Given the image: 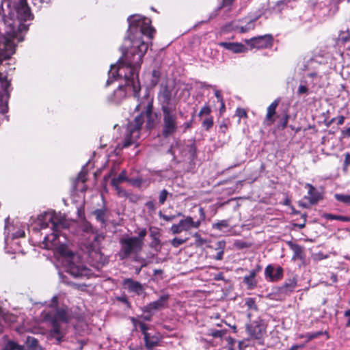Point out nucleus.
<instances>
[{
    "label": "nucleus",
    "mask_w": 350,
    "mask_h": 350,
    "mask_svg": "<svg viewBox=\"0 0 350 350\" xmlns=\"http://www.w3.org/2000/svg\"><path fill=\"white\" fill-rule=\"evenodd\" d=\"M159 216L160 218L164 219L165 221H171L172 220H174L176 216V215H164L162 213V212H159Z\"/></svg>",
    "instance_id": "nucleus-44"
},
{
    "label": "nucleus",
    "mask_w": 350,
    "mask_h": 350,
    "mask_svg": "<svg viewBox=\"0 0 350 350\" xmlns=\"http://www.w3.org/2000/svg\"><path fill=\"white\" fill-rule=\"evenodd\" d=\"M178 224L183 231H188L192 228H198L200 226V221H193L191 217L187 216L185 219H181Z\"/></svg>",
    "instance_id": "nucleus-16"
},
{
    "label": "nucleus",
    "mask_w": 350,
    "mask_h": 350,
    "mask_svg": "<svg viewBox=\"0 0 350 350\" xmlns=\"http://www.w3.org/2000/svg\"><path fill=\"white\" fill-rule=\"evenodd\" d=\"M169 195L168 191L166 189H163L161 191L159 195V202L160 204H163L167 200V198Z\"/></svg>",
    "instance_id": "nucleus-39"
},
{
    "label": "nucleus",
    "mask_w": 350,
    "mask_h": 350,
    "mask_svg": "<svg viewBox=\"0 0 350 350\" xmlns=\"http://www.w3.org/2000/svg\"><path fill=\"white\" fill-rule=\"evenodd\" d=\"M121 246L119 252L120 259H126L131 254H136L140 252L143 245L139 240L135 237H124L120 239Z\"/></svg>",
    "instance_id": "nucleus-7"
},
{
    "label": "nucleus",
    "mask_w": 350,
    "mask_h": 350,
    "mask_svg": "<svg viewBox=\"0 0 350 350\" xmlns=\"http://www.w3.org/2000/svg\"><path fill=\"white\" fill-rule=\"evenodd\" d=\"M113 187L116 190L117 194L119 197H121V198H127L128 197V196H129L128 192L126 190L120 187L119 185H117L116 187Z\"/></svg>",
    "instance_id": "nucleus-41"
},
{
    "label": "nucleus",
    "mask_w": 350,
    "mask_h": 350,
    "mask_svg": "<svg viewBox=\"0 0 350 350\" xmlns=\"http://www.w3.org/2000/svg\"><path fill=\"white\" fill-rule=\"evenodd\" d=\"M260 270V267H258L256 269L252 270L248 275L244 276L243 282L247 285L248 289H252L256 286L255 277Z\"/></svg>",
    "instance_id": "nucleus-21"
},
{
    "label": "nucleus",
    "mask_w": 350,
    "mask_h": 350,
    "mask_svg": "<svg viewBox=\"0 0 350 350\" xmlns=\"http://www.w3.org/2000/svg\"><path fill=\"white\" fill-rule=\"evenodd\" d=\"M33 4L37 1L42 3V0H33ZM16 19L6 20L7 29L5 34L0 37V98H10L12 90L11 79L8 75L3 73L2 62L9 59L15 53L16 46L24 40L25 33L28 30L30 23H27L33 19L30 8L27 0H18L16 8Z\"/></svg>",
    "instance_id": "nucleus-3"
},
{
    "label": "nucleus",
    "mask_w": 350,
    "mask_h": 350,
    "mask_svg": "<svg viewBox=\"0 0 350 350\" xmlns=\"http://www.w3.org/2000/svg\"><path fill=\"white\" fill-rule=\"evenodd\" d=\"M85 231L93 232V227L91 225H88L85 227Z\"/></svg>",
    "instance_id": "nucleus-64"
},
{
    "label": "nucleus",
    "mask_w": 350,
    "mask_h": 350,
    "mask_svg": "<svg viewBox=\"0 0 350 350\" xmlns=\"http://www.w3.org/2000/svg\"><path fill=\"white\" fill-rule=\"evenodd\" d=\"M187 241V238L183 239L178 237H175L171 241V244L174 247H178L180 245L185 243Z\"/></svg>",
    "instance_id": "nucleus-37"
},
{
    "label": "nucleus",
    "mask_w": 350,
    "mask_h": 350,
    "mask_svg": "<svg viewBox=\"0 0 350 350\" xmlns=\"http://www.w3.org/2000/svg\"><path fill=\"white\" fill-rule=\"evenodd\" d=\"M189 152L191 154V157H193L196 152V147L193 144L189 145Z\"/></svg>",
    "instance_id": "nucleus-54"
},
{
    "label": "nucleus",
    "mask_w": 350,
    "mask_h": 350,
    "mask_svg": "<svg viewBox=\"0 0 350 350\" xmlns=\"http://www.w3.org/2000/svg\"><path fill=\"white\" fill-rule=\"evenodd\" d=\"M288 115L286 114L284 118V120H283V123H282L283 128L286 127L287 122H288Z\"/></svg>",
    "instance_id": "nucleus-62"
},
{
    "label": "nucleus",
    "mask_w": 350,
    "mask_h": 350,
    "mask_svg": "<svg viewBox=\"0 0 350 350\" xmlns=\"http://www.w3.org/2000/svg\"><path fill=\"white\" fill-rule=\"evenodd\" d=\"M226 247V242L224 241H219L217 243L215 250L217 251L215 256L213 257L216 260H221L224 254V250Z\"/></svg>",
    "instance_id": "nucleus-25"
},
{
    "label": "nucleus",
    "mask_w": 350,
    "mask_h": 350,
    "mask_svg": "<svg viewBox=\"0 0 350 350\" xmlns=\"http://www.w3.org/2000/svg\"><path fill=\"white\" fill-rule=\"evenodd\" d=\"M144 99L146 100V102H141L136 106V110L142 111V112L135 118L133 122L129 123L127 126L126 136L121 144L122 148H127L137 142L145 116L147 118L146 127L148 129H152L154 125L157 115L152 111V99L150 98L147 94L144 95ZM118 146H120V144Z\"/></svg>",
    "instance_id": "nucleus-5"
},
{
    "label": "nucleus",
    "mask_w": 350,
    "mask_h": 350,
    "mask_svg": "<svg viewBox=\"0 0 350 350\" xmlns=\"http://www.w3.org/2000/svg\"><path fill=\"white\" fill-rule=\"evenodd\" d=\"M312 89V88H311L310 86H308V84L304 81V79H301L297 90V94L298 96H308L312 92L311 90Z\"/></svg>",
    "instance_id": "nucleus-24"
},
{
    "label": "nucleus",
    "mask_w": 350,
    "mask_h": 350,
    "mask_svg": "<svg viewBox=\"0 0 350 350\" xmlns=\"http://www.w3.org/2000/svg\"><path fill=\"white\" fill-rule=\"evenodd\" d=\"M350 165V153L345 154V159L344 161L345 167H347Z\"/></svg>",
    "instance_id": "nucleus-53"
},
{
    "label": "nucleus",
    "mask_w": 350,
    "mask_h": 350,
    "mask_svg": "<svg viewBox=\"0 0 350 350\" xmlns=\"http://www.w3.org/2000/svg\"><path fill=\"white\" fill-rule=\"evenodd\" d=\"M131 322L134 326V327L136 329L137 327H139L142 332H144L146 329H148V327L143 322L137 320V319L132 317L131 319Z\"/></svg>",
    "instance_id": "nucleus-32"
},
{
    "label": "nucleus",
    "mask_w": 350,
    "mask_h": 350,
    "mask_svg": "<svg viewBox=\"0 0 350 350\" xmlns=\"http://www.w3.org/2000/svg\"><path fill=\"white\" fill-rule=\"evenodd\" d=\"M159 244H160V240L158 238L154 237L153 241L151 243V245L152 246H156V245H158Z\"/></svg>",
    "instance_id": "nucleus-58"
},
{
    "label": "nucleus",
    "mask_w": 350,
    "mask_h": 350,
    "mask_svg": "<svg viewBox=\"0 0 350 350\" xmlns=\"http://www.w3.org/2000/svg\"><path fill=\"white\" fill-rule=\"evenodd\" d=\"M279 102L280 100L276 99L273 102H272L271 105L267 107L265 124L270 125L274 122L275 120L273 118V116L275 115V110L277 107L278 106Z\"/></svg>",
    "instance_id": "nucleus-18"
},
{
    "label": "nucleus",
    "mask_w": 350,
    "mask_h": 350,
    "mask_svg": "<svg viewBox=\"0 0 350 350\" xmlns=\"http://www.w3.org/2000/svg\"><path fill=\"white\" fill-rule=\"evenodd\" d=\"M2 350H24L23 347L13 341H9Z\"/></svg>",
    "instance_id": "nucleus-33"
},
{
    "label": "nucleus",
    "mask_w": 350,
    "mask_h": 350,
    "mask_svg": "<svg viewBox=\"0 0 350 350\" xmlns=\"http://www.w3.org/2000/svg\"><path fill=\"white\" fill-rule=\"evenodd\" d=\"M289 245L293 252V258H300L301 257L302 247L297 244L290 243Z\"/></svg>",
    "instance_id": "nucleus-31"
},
{
    "label": "nucleus",
    "mask_w": 350,
    "mask_h": 350,
    "mask_svg": "<svg viewBox=\"0 0 350 350\" xmlns=\"http://www.w3.org/2000/svg\"><path fill=\"white\" fill-rule=\"evenodd\" d=\"M215 96L217 98L218 101L221 103V104L222 105V107H224V103L220 91L217 90H215Z\"/></svg>",
    "instance_id": "nucleus-49"
},
{
    "label": "nucleus",
    "mask_w": 350,
    "mask_h": 350,
    "mask_svg": "<svg viewBox=\"0 0 350 350\" xmlns=\"http://www.w3.org/2000/svg\"><path fill=\"white\" fill-rule=\"evenodd\" d=\"M50 306L55 308V311L50 314V319L52 323V332L57 336H62V332L60 326L61 323H67L71 318V312L69 308L66 306H57V297L54 296L52 298Z\"/></svg>",
    "instance_id": "nucleus-6"
},
{
    "label": "nucleus",
    "mask_w": 350,
    "mask_h": 350,
    "mask_svg": "<svg viewBox=\"0 0 350 350\" xmlns=\"http://www.w3.org/2000/svg\"><path fill=\"white\" fill-rule=\"evenodd\" d=\"M199 213H200V219L199 220L200 221H204L206 217V214H205L204 209L202 207H200L199 208Z\"/></svg>",
    "instance_id": "nucleus-51"
},
{
    "label": "nucleus",
    "mask_w": 350,
    "mask_h": 350,
    "mask_svg": "<svg viewBox=\"0 0 350 350\" xmlns=\"http://www.w3.org/2000/svg\"><path fill=\"white\" fill-rule=\"evenodd\" d=\"M350 41V35L348 32H342L338 36V42H347Z\"/></svg>",
    "instance_id": "nucleus-40"
},
{
    "label": "nucleus",
    "mask_w": 350,
    "mask_h": 350,
    "mask_svg": "<svg viewBox=\"0 0 350 350\" xmlns=\"http://www.w3.org/2000/svg\"><path fill=\"white\" fill-rule=\"evenodd\" d=\"M323 218L329 220H338L344 222L350 221V217L342 215H336L331 213H325L323 215Z\"/></svg>",
    "instance_id": "nucleus-26"
},
{
    "label": "nucleus",
    "mask_w": 350,
    "mask_h": 350,
    "mask_svg": "<svg viewBox=\"0 0 350 350\" xmlns=\"http://www.w3.org/2000/svg\"><path fill=\"white\" fill-rule=\"evenodd\" d=\"M152 85H155L158 83L159 78L160 77V73L158 70H154L152 73Z\"/></svg>",
    "instance_id": "nucleus-43"
},
{
    "label": "nucleus",
    "mask_w": 350,
    "mask_h": 350,
    "mask_svg": "<svg viewBox=\"0 0 350 350\" xmlns=\"http://www.w3.org/2000/svg\"><path fill=\"white\" fill-rule=\"evenodd\" d=\"M297 286V281L295 278H290L285 282L281 288V291L284 293H290L293 292Z\"/></svg>",
    "instance_id": "nucleus-23"
},
{
    "label": "nucleus",
    "mask_w": 350,
    "mask_h": 350,
    "mask_svg": "<svg viewBox=\"0 0 350 350\" xmlns=\"http://www.w3.org/2000/svg\"><path fill=\"white\" fill-rule=\"evenodd\" d=\"M227 50L231 51L235 53H244L247 51V48L243 44L237 42H222L219 44Z\"/></svg>",
    "instance_id": "nucleus-20"
},
{
    "label": "nucleus",
    "mask_w": 350,
    "mask_h": 350,
    "mask_svg": "<svg viewBox=\"0 0 350 350\" xmlns=\"http://www.w3.org/2000/svg\"><path fill=\"white\" fill-rule=\"evenodd\" d=\"M257 18L258 17L251 19L245 26H238L237 28L239 29L241 33H245L250 29H253L254 28V21H256Z\"/></svg>",
    "instance_id": "nucleus-29"
},
{
    "label": "nucleus",
    "mask_w": 350,
    "mask_h": 350,
    "mask_svg": "<svg viewBox=\"0 0 350 350\" xmlns=\"http://www.w3.org/2000/svg\"><path fill=\"white\" fill-rule=\"evenodd\" d=\"M85 176H86V173L82 170L80 172V173L78 175V179L83 183L86 180Z\"/></svg>",
    "instance_id": "nucleus-52"
},
{
    "label": "nucleus",
    "mask_w": 350,
    "mask_h": 350,
    "mask_svg": "<svg viewBox=\"0 0 350 350\" xmlns=\"http://www.w3.org/2000/svg\"><path fill=\"white\" fill-rule=\"evenodd\" d=\"M142 334L144 335L145 346L148 350H152L153 347L158 345L159 338L157 335L148 332V329H146Z\"/></svg>",
    "instance_id": "nucleus-15"
},
{
    "label": "nucleus",
    "mask_w": 350,
    "mask_h": 350,
    "mask_svg": "<svg viewBox=\"0 0 350 350\" xmlns=\"http://www.w3.org/2000/svg\"><path fill=\"white\" fill-rule=\"evenodd\" d=\"M331 280H332V282L333 283H335L337 282L338 279H337V275L334 274V273H332L331 274V277H330Z\"/></svg>",
    "instance_id": "nucleus-63"
},
{
    "label": "nucleus",
    "mask_w": 350,
    "mask_h": 350,
    "mask_svg": "<svg viewBox=\"0 0 350 350\" xmlns=\"http://www.w3.org/2000/svg\"><path fill=\"white\" fill-rule=\"evenodd\" d=\"M118 299L120 301H121L122 303H123V304H127V305L129 304V302L127 298L125 296L120 297L118 298Z\"/></svg>",
    "instance_id": "nucleus-56"
},
{
    "label": "nucleus",
    "mask_w": 350,
    "mask_h": 350,
    "mask_svg": "<svg viewBox=\"0 0 350 350\" xmlns=\"http://www.w3.org/2000/svg\"><path fill=\"white\" fill-rule=\"evenodd\" d=\"M213 125V119L211 117L205 118L202 122V126L208 131Z\"/></svg>",
    "instance_id": "nucleus-38"
},
{
    "label": "nucleus",
    "mask_w": 350,
    "mask_h": 350,
    "mask_svg": "<svg viewBox=\"0 0 350 350\" xmlns=\"http://www.w3.org/2000/svg\"><path fill=\"white\" fill-rule=\"evenodd\" d=\"M246 42L251 48L265 49L272 45L273 37L270 34L254 37L250 40H247Z\"/></svg>",
    "instance_id": "nucleus-9"
},
{
    "label": "nucleus",
    "mask_w": 350,
    "mask_h": 350,
    "mask_svg": "<svg viewBox=\"0 0 350 350\" xmlns=\"http://www.w3.org/2000/svg\"><path fill=\"white\" fill-rule=\"evenodd\" d=\"M237 114L239 117H245L247 116L246 111L244 109H238Z\"/></svg>",
    "instance_id": "nucleus-57"
},
{
    "label": "nucleus",
    "mask_w": 350,
    "mask_h": 350,
    "mask_svg": "<svg viewBox=\"0 0 350 350\" xmlns=\"http://www.w3.org/2000/svg\"><path fill=\"white\" fill-rule=\"evenodd\" d=\"M27 343L29 347L31 349L29 350H36V347L38 345V340L33 337H27Z\"/></svg>",
    "instance_id": "nucleus-36"
},
{
    "label": "nucleus",
    "mask_w": 350,
    "mask_h": 350,
    "mask_svg": "<svg viewBox=\"0 0 350 350\" xmlns=\"http://www.w3.org/2000/svg\"><path fill=\"white\" fill-rule=\"evenodd\" d=\"M337 120V124L338 125H342L345 122V117L343 116H340L336 118Z\"/></svg>",
    "instance_id": "nucleus-55"
},
{
    "label": "nucleus",
    "mask_w": 350,
    "mask_h": 350,
    "mask_svg": "<svg viewBox=\"0 0 350 350\" xmlns=\"http://www.w3.org/2000/svg\"><path fill=\"white\" fill-rule=\"evenodd\" d=\"M128 22L129 33L123 46L126 51L124 52L123 58L117 65L111 66L106 82V85L108 86L118 78L124 79V85H119L107 98L109 103L114 104L120 103L126 97V88L131 90L133 96L139 98L141 90L139 70L142 58L148 49V44L143 38L146 36L148 40H152L155 31L151 26L150 19L141 15L129 16Z\"/></svg>",
    "instance_id": "nucleus-1"
},
{
    "label": "nucleus",
    "mask_w": 350,
    "mask_h": 350,
    "mask_svg": "<svg viewBox=\"0 0 350 350\" xmlns=\"http://www.w3.org/2000/svg\"><path fill=\"white\" fill-rule=\"evenodd\" d=\"M234 245L239 249H243L248 247V244L246 242L242 241H237L234 243Z\"/></svg>",
    "instance_id": "nucleus-47"
},
{
    "label": "nucleus",
    "mask_w": 350,
    "mask_h": 350,
    "mask_svg": "<svg viewBox=\"0 0 350 350\" xmlns=\"http://www.w3.org/2000/svg\"><path fill=\"white\" fill-rule=\"evenodd\" d=\"M158 100L163 118L161 133L163 137L167 138L177 131L178 114L182 116L183 112L178 109V100L173 96L172 89L167 85L161 86Z\"/></svg>",
    "instance_id": "nucleus-4"
},
{
    "label": "nucleus",
    "mask_w": 350,
    "mask_h": 350,
    "mask_svg": "<svg viewBox=\"0 0 350 350\" xmlns=\"http://www.w3.org/2000/svg\"><path fill=\"white\" fill-rule=\"evenodd\" d=\"M170 230L174 234H179L183 231L179 224H173L170 228Z\"/></svg>",
    "instance_id": "nucleus-42"
},
{
    "label": "nucleus",
    "mask_w": 350,
    "mask_h": 350,
    "mask_svg": "<svg viewBox=\"0 0 350 350\" xmlns=\"http://www.w3.org/2000/svg\"><path fill=\"white\" fill-rule=\"evenodd\" d=\"M302 79L312 89L316 87L321 88L323 85L322 75L318 72H308Z\"/></svg>",
    "instance_id": "nucleus-13"
},
{
    "label": "nucleus",
    "mask_w": 350,
    "mask_h": 350,
    "mask_svg": "<svg viewBox=\"0 0 350 350\" xmlns=\"http://www.w3.org/2000/svg\"><path fill=\"white\" fill-rule=\"evenodd\" d=\"M92 213L103 226H105L107 220V210L105 208L96 209Z\"/></svg>",
    "instance_id": "nucleus-22"
},
{
    "label": "nucleus",
    "mask_w": 350,
    "mask_h": 350,
    "mask_svg": "<svg viewBox=\"0 0 350 350\" xmlns=\"http://www.w3.org/2000/svg\"><path fill=\"white\" fill-rule=\"evenodd\" d=\"M283 269L278 267L276 269L272 265H268L265 270V275L267 279L271 282L280 280L282 277Z\"/></svg>",
    "instance_id": "nucleus-14"
},
{
    "label": "nucleus",
    "mask_w": 350,
    "mask_h": 350,
    "mask_svg": "<svg viewBox=\"0 0 350 350\" xmlns=\"http://www.w3.org/2000/svg\"><path fill=\"white\" fill-rule=\"evenodd\" d=\"M126 180V171L124 170L118 176V177L112 178L111 184L113 187H116L117 185H119L120 183Z\"/></svg>",
    "instance_id": "nucleus-28"
},
{
    "label": "nucleus",
    "mask_w": 350,
    "mask_h": 350,
    "mask_svg": "<svg viewBox=\"0 0 350 350\" xmlns=\"http://www.w3.org/2000/svg\"><path fill=\"white\" fill-rule=\"evenodd\" d=\"M8 219H5V243L6 245H8L10 241H12L15 239H18L20 237H23L25 236V232L23 230H18L14 232L10 233V227L7 225V221Z\"/></svg>",
    "instance_id": "nucleus-19"
},
{
    "label": "nucleus",
    "mask_w": 350,
    "mask_h": 350,
    "mask_svg": "<svg viewBox=\"0 0 350 350\" xmlns=\"http://www.w3.org/2000/svg\"><path fill=\"white\" fill-rule=\"evenodd\" d=\"M246 305H247L250 308L256 309V306L255 302H254V299H252V298H249V299L246 301Z\"/></svg>",
    "instance_id": "nucleus-50"
},
{
    "label": "nucleus",
    "mask_w": 350,
    "mask_h": 350,
    "mask_svg": "<svg viewBox=\"0 0 350 350\" xmlns=\"http://www.w3.org/2000/svg\"><path fill=\"white\" fill-rule=\"evenodd\" d=\"M40 230L49 228L52 230L50 234H46L43 243L44 247L53 250L59 254L60 260L66 272L76 278H88L92 274L91 269L85 266L79 254L70 251L67 245L60 241L62 237L64 240L66 237L59 234L62 229L68 227L65 217L60 213L54 211L45 212L39 218Z\"/></svg>",
    "instance_id": "nucleus-2"
},
{
    "label": "nucleus",
    "mask_w": 350,
    "mask_h": 350,
    "mask_svg": "<svg viewBox=\"0 0 350 350\" xmlns=\"http://www.w3.org/2000/svg\"><path fill=\"white\" fill-rule=\"evenodd\" d=\"M105 235L103 233L94 235L93 242L90 245V249H100L101 242L104 240Z\"/></svg>",
    "instance_id": "nucleus-27"
},
{
    "label": "nucleus",
    "mask_w": 350,
    "mask_h": 350,
    "mask_svg": "<svg viewBox=\"0 0 350 350\" xmlns=\"http://www.w3.org/2000/svg\"><path fill=\"white\" fill-rule=\"evenodd\" d=\"M191 125H192V121H189V122H185L183 126L185 127V130H187L188 129H190L191 127Z\"/></svg>",
    "instance_id": "nucleus-59"
},
{
    "label": "nucleus",
    "mask_w": 350,
    "mask_h": 350,
    "mask_svg": "<svg viewBox=\"0 0 350 350\" xmlns=\"http://www.w3.org/2000/svg\"><path fill=\"white\" fill-rule=\"evenodd\" d=\"M227 333V329H209L208 330L207 334L208 336H211L213 338H221L226 334Z\"/></svg>",
    "instance_id": "nucleus-30"
},
{
    "label": "nucleus",
    "mask_w": 350,
    "mask_h": 350,
    "mask_svg": "<svg viewBox=\"0 0 350 350\" xmlns=\"http://www.w3.org/2000/svg\"><path fill=\"white\" fill-rule=\"evenodd\" d=\"M123 287L129 293H133L137 295H141L144 293L145 288L142 284L131 278H125L122 281Z\"/></svg>",
    "instance_id": "nucleus-12"
},
{
    "label": "nucleus",
    "mask_w": 350,
    "mask_h": 350,
    "mask_svg": "<svg viewBox=\"0 0 350 350\" xmlns=\"http://www.w3.org/2000/svg\"><path fill=\"white\" fill-rule=\"evenodd\" d=\"M89 257L92 265L96 268L103 267L108 262L107 258L101 254L100 249H90Z\"/></svg>",
    "instance_id": "nucleus-11"
},
{
    "label": "nucleus",
    "mask_w": 350,
    "mask_h": 350,
    "mask_svg": "<svg viewBox=\"0 0 350 350\" xmlns=\"http://www.w3.org/2000/svg\"><path fill=\"white\" fill-rule=\"evenodd\" d=\"M215 279L216 280H224L223 274L221 273L217 274L215 277Z\"/></svg>",
    "instance_id": "nucleus-61"
},
{
    "label": "nucleus",
    "mask_w": 350,
    "mask_h": 350,
    "mask_svg": "<svg viewBox=\"0 0 350 350\" xmlns=\"http://www.w3.org/2000/svg\"><path fill=\"white\" fill-rule=\"evenodd\" d=\"M335 198L344 204H350V195L335 194Z\"/></svg>",
    "instance_id": "nucleus-35"
},
{
    "label": "nucleus",
    "mask_w": 350,
    "mask_h": 350,
    "mask_svg": "<svg viewBox=\"0 0 350 350\" xmlns=\"http://www.w3.org/2000/svg\"><path fill=\"white\" fill-rule=\"evenodd\" d=\"M153 314H149L148 315H144V316H142V318L145 320V321H151L152 319V315Z\"/></svg>",
    "instance_id": "nucleus-60"
},
{
    "label": "nucleus",
    "mask_w": 350,
    "mask_h": 350,
    "mask_svg": "<svg viewBox=\"0 0 350 350\" xmlns=\"http://www.w3.org/2000/svg\"><path fill=\"white\" fill-rule=\"evenodd\" d=\"M305 187L308 188V196L305 198L311 204L317 203L321 199V193L311 184L306 183Z\"/></svg>",
    "instance_id": "nucleus-17"
},
{
    "label": "nucleus",
    "mask_w": 350,
    "mask_h": 350,
    "mask_svg": "<svg viewBox=\"0 0 350 350\" xmlns=\"http://www.w3.org/2000/svg\"><path fill=\"white\" fill-rule=\"evenodd\" d=\"M146 230L142 229L139 232L138 236L136 237L137 239L141 241L142 245H144V239L146 237Z\"/></svg>",
    "instance_id": "nucleus-45"
},
{
    "label": "nucleus",
    "mask_w": 350,
    "mask_h": 350,
    "mask_svg": "<svg viewBox=\"0 0 350 350\" xmlns=\"http://www.w3.org/2000/svg\"><path fill=\"white\" fill-rule=\"evenodd\" d=\"M170 296L168 294L161 295L159 298L144 306L142 311L148 314H154L156 311L161 310L167 306Z\"/></svg>",
    "instance_id": "nucleus-8"
},
{
    "label": "nucleus",
    "mask_w": 350,
    "mask_h": 350,
    "mask_svg": "<svg viewBox=\"0 0 350 350\" xmlns=\"http://www.w3.org/2000/svg\"><path fill=\"white\" fill-rule=\"evenodd\" d=\"M247 331L252 338L260 340L266 332V327L262 320L254 321L247 325Z\"/></svg>",
    "instance_id": "nucleus-10"
},
{
    "label": "nucleus",
    "mask_w": 350,
    "mask_h": 350,
    "mask_svg": "<svg viewBox=\"0 0 350 350\" xmlns=\"http://www.w3.org/2000/svg\"><path fill=\"white\" fill-rule=\"evenodd\" d=\"M229 223L228 220H221L213 224V228L221 230L228 227Z\"/></svg>",
    "instance_id": "nucleus-34"
},
{
    "label": "nucleus",
    "mask_w": 350,
    "mask_h": 350,
    "mask_svg": "<svg viewBox=\"0 0 350 350\" xmlns=\"http://www.w3.org/2000/svg\"><path fill=\"white\" fill-rule=\"evenodd\" d=\"M211 108L208 105L204 106L199 112V116L208 115L211 113Z\"/></svg>",
    "instance_id": "nucleus-46"
},
{
    "label": "nucleus",
    "mask_w": 350,
    "mask_h": 350,
    "mask_svg": "<svg viewBox=\"0 0 350 350\" xmlns=\"http://www.w3.org/2000/svg\"><path fill=\"white\" fill-rule=\"evenodd\" d=\"M146 206L148 208V210L151 212H154L156 210V206L152 201H148L146 203Z\"/></svg>",
    "instance_id": "nucleus-48"
}]
</instances>
